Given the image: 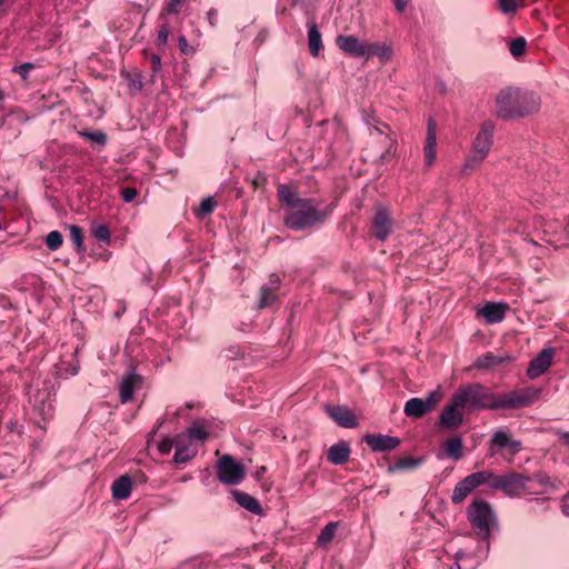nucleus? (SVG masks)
Returning <instances> with one entry per match:
<instances>
[{"mask_svg": "<svg viewBox=\"0 0 569 569\" xmlns=\"http://www.w3.org/2000/svg\"><path fill=\"white\" fill-rule=\"evenodd\" d=\"M495 114L502 120L526 118L540 110V97L528 90L515 87H506L496 96Z\"/></svg>", "mask_w": 569, "mask_h": 569, "instance_id": "f257e3e1", "label": "nucleus"}, {"mask_svg": "<svg viewBox=\"0 0 569 569\" xmlns=\"http://www.w3.org/2000/svg\"><path fill=\"white\" fill-rule=\"evenodd\" d=\"M467 519L476 538L481 542H489L492 532L499 530V521L491 505L480 498H476L467 507Z\"/></svg>", "mask_w": 569, "mask_h": 569, "instance_id": "f03ea898", "label": "nucleus"}, {"mask_svg": "<svg viewBox=\"0 0 569 569\" xmlns=\"http://www.w3.org/2000/svg\"><path fill=\"white\" fill-rule=\"evenodd\" d=\"M335 204L331 203L325 210H319L312 199H307L297 207L284 210V224L293 230L301 231L316 224L323 223L331 214Z\"/></svg>", "mask_w": 569, "mask_h": 569, "instance_id": "7ed1b4c3", "label": "nucleus"}, {"mask_svg": "<svg viewBox=\"0 0 569 569\" xmlns=\"http://www.w3.org/2000/svg\"><path fill=\"white\" fill-rule=\"evenodd\" d=\"M452 398L468 411L497 410V393L491 392L489 388L479 382L460 386L453 392Z\"/></svg>", "mask_w": 569, "mask_h": 569, "instance_id": "20e7f679", "label": "nucleus"}, {"mask_svg": "<svg viewBox=\"0 0 569 569\" xmlns=\"http://www.w3.org/2000/svg\"><path fill=\"white\" fill-rule=\"evenodd\" d=\"M495 130L496 126L492 121L482 122L472 141L471 151L461 167L463 174H470L486 159L493 143Z\"/></svg>", "mask_w": 569, "mask_h": 569, "instance_id": "39448f33", "label": "nucleus"}, {"mask_svg": "<svg viewBox=\"0 0 569 569\" xmlns=\"http://www.w3.org/2000/svg\"><path fill=\"white\" fill-rule=\"evenodd\" d=\"M540 395L541 390L535 387L513 390L505 396L497 395V410L529 407L539 399Z\"/></svg>", "mask_w": 569, "mask_h": 569, "instance_id": "423d86ee", "label": "nucleus"}, {"mask_svg": "<svg viewBox=\"0 0 569 569\" xmlns=\"http://www.w3.org/2000/svg\"><path fill=\"white\" fill-rule=\"evenodd\" d=\"M218 480L226 486H237L246 476V468L230 455H223L214 466Z\"/></svg>", "mask_w": 569, "mask_h": 569, "instance_id": "0eeeda50", "label": "nucleus"}, {"mask_svg": "<svg viewBox=\"0 0 569 569\" xmlns=\"http://www.w3.org/2000/svg\"><path fill=\"white\" fill-rule=\"evenodd\" d=\"M440 398L438 391L430 392L426 399L411 398L406 402L403 412L407 417L421 418L436 408Z\"/></svg>", "mask_w": 569, "mask_h": 569, "instance_id": "6e6552de", "label": "nucleus"}, {"mask_svg": "<svg viewBox=\"0 0 569 569\" xmlns=\"http://www.w3.org/2000/svg\"><path fill=\"white\" fill-rule=\"evenodd\" d=\"M463 422V408L451 397L439 416V427L445 430H457Z\"/></svg>", "mask_w": 569, "mask_h": 569, "instance_id": "1a4fd4ad", "label": "nucleus"}, {"mask_svg": "<svg viewBox=\"0 0 569 569\" xmlns=\"http://www.w3.org/2000/svg\"><path fill=\"white\" fill-rule=\"evenodd\" d=\"M530 482L531 478L528 476L518 472H508L503 475L502 491L508 497H519L523 492H531L528 486Z\"/></svg>", "mask_w": 569, "mask_h": 569, "instance_id": "9d476101", "label": "nucleus"}, {"mask_svg": "<svg viewBox=\"0 0 569 569\" xmlns=\"http://www.w3.org/2000/svg\"><path fill=\"white\" fill-rule=\"evenodd\" d=\"M490 542L479 543L473 551L459 550L456 559L459 565L462 562L467 569L478 568L489 556Z\"/></svg>", "mask_w": 569, "mask_h": 569, "instance_id": "9b49d317", "label": "nucleus"}, {"mask_svg": "<svg viewBox=\"0 0 569 569\" xmlns=\"http://www.w3.org/2000/svg\"><path fill=\"white\" fill-rule=\"evenodd\" d=\"M489 445L490 450H492L495 447L498 449H507L508 453L511 456L517 455L522 449L521 441L511 438L509 431L505 429L495 431L489 441ZM490 455L493 456L495 451H491Z\"/></svg>", "mask_w": 569, "mask_h": 569, "instance_id": "f8f14e48", "label": "nucleus"}, {"mask_svg": "<svg viewBox=\"0 0 569 569\" xmlns=\"http://www.w3.org/2000/svg\"><path fill=\"white\" fill-rule=\"evenodd\" d=\"M555 349L551 347L543 348L530 362L527 368V376L536 379L543 375L552 363Z\"/></svg>", "mask_w": 569, "mask_h": 569, "instance_id": "ddd939ff", "label": "nucleus"}, {"mask_svg": "<svg viewBox=\"0 0 569 569\" xmlns=\"http://www.w3.org/2000/svg\"><path fill=\"white\" fill-rule=\"evenodd\" d=\"M33 413L43 422L50 420L54 413V407L51 400V391L38 390L33 396Z\"/></svg>", "mask_w": 569, "mask_h": 569, "instance_id": "4468645a", "label": "nucleus"}, {"mask_svg": "<svg viewBox=\"0 0 569 569\" xmlns=\"http://www.w3.org/2000/svg\"><path fill=\"white\" fill-rule=\"evenodd\" d=\"M363 440L376 452H389L400 445L398 437L382 433H368L363 437Z\"/></svg>", "mask_w": 569, "mask_h": 569, "instance_id": "2eb2a0df", "label": "nucleus"}, {"mask_svg": "<svg viewBox=\"0 0 569 569\" xmlns=\"http://www.w3.org/2000/svg\"><path fill=\"white\" fill-rule=\"evenodd\" d=\"M338 48L353 58H365L367 43L361 42L356 36L339 34L336 38Z\"/></svg>", "mask_w": 569, "mask_h": 569, "instance_id": "dca6fc26", "label": "nucleus"}, {"mask_svg": "<svg viewBox=\"0 0 569 569\" xmlns=\"http://www.w3.org/2000/svg\"><path fill=\"white\" fill-rule=\"evenodd\" d=\"M480 477L477 472H473L459 481L453 488L451 501L456 505L462 502L468 495L480 486Z\"/></svg>", "mask_w": 569, "mask_h": 569, "instance_id": "f3484780", "label": "nucleus"}, {"mask_svg": "<svg viewBox=\"0 0 569 569\" xmlns=\"http://www.w3.org/2000/svg\"><path fill=\"white\" fill-rule=\"evenodd\" d=\"M142 383L141 376L130 368L126 371L119 385L120 401L126 403L132 399L133 391Z\"/></svg>", "mask_w": 569, "mask_h": 569, "instance_id": "a211bd4d", "label": "nucleus"}, {"mask_svg": "<svg viewBox=\"0 0 569 569\" xmlns=\"http://www.w3.org/2000/svg\"><path fill=\"white\" fill-rule=\"evenodd\" d=\"M326 410L329 417L342 428H355L358 426L356 416L346 406H328Z\"/></svg>", "mask_w": 569, "mask_h": 569, "instance_id": "6ab92c4d", "label": "nucleus"}, {"mask_svg": "<svg viewBox=\"0 0 569 569\" xmlns=\"http://www.w3.org/2000/svg\"><path fill=\"white\" fill-rule=\"evenodd\" d=\"M279 284L280 278L277 274H271L269 281L260 288L258 308L262 309L273 305L278 298Z\"/></svg>", "mask_w": 569, "mask_h": 569, "instance_id": "aec40b11", "label": "nucleus"}, {"mask_svg": "<svg viewBox=\"0 0 569 569\" xmlns=\"http://www.w3.org/2000/svg\"><path fill=\"white\" fill-rule=\"evenodd\" d=\"M392 220L386 209L379 208L372 220L373 236L378 240H386L391 233Z\"/></svg>", "mask_w": 569, "mask_h": 569, "instance_id": "412c9836", "label": "nucleus"}, {"mask_svg": "<svg viewBox=\"0 0 569 569\" xmlns=\"http://www.w3.org/2000/svg\"><path fill=\"white\" fill-rule=\"evenodd\" d=\"M512 360L513 357L510 353L493 355L487 352L475 361L473 367L481 370H492Z\"/></svg>", "mask_w": 569, "mask_h": 569, "instance_id": "4be33fe9", "label": "nucleus"}, {"mask_svg": "<svg viewBox=\"0 0 569 569\" xmlns=\"http://www.w3.org/2000/svg\"><path fill=\"white\" fill-rule=\"evenodd\" d=\"M437 146V134H436V126L429 121L428 128H427V137L425 141V148H423V160L425 166L430 167L433 164L437 156L436 151Z\"/></svg>", "mask_w": 569, "mask_h": 569, "instance_id": "5701e85b", "label": "nucleus"}, {"mask_svg": "<svg viewBox=\"0 0 569 569\" xmlns=\"http://www.w3.org/2000/svg\"><path fill=\"white\" fill-rule=\"evenodd\" d=\"M507 308V305L501 302H487L480 310V315L487 323L493 325L502 321Z\"/></svg>", "mask_w": 569, "mask_h": 569, "instance_id": "b1692460", "label": "nucleus"}, {"mask_svg": "<svg viewBox=\"0 0 569 569\" xmlns=\"http://www.w3.org/2000/svg\"><path fill=\"white\" fill-rule=\"evenodd\" d=\"M308 28V49L312 57H319L321 50L323 49L322 37L318 29L317 23L310 19L307 22Z\"/></svg>", "mask_w": 569, "mask_h": 569, "instance_id": "393cba45", "label": "nucleus"}, {"mask_svg": "<svg viewBox=\"0 0 569 569\" xmlns=\"http://www.w3.org/2000/svg\"><path fill=\"white\" fill-rule=\"evenodd\" d=\"M350 456V447L345 441H339L332 445L327 453V459L332 465H343L348 461Z\"/></svg>", "mask_w": 569, "mask_h": 569, "instance_id": "a878e982", "label": "nucleus"}, {"mask_svg": "<svg viewBox=\"0 0 569 569\" xmlns=\"http://www.w3.org/2000/svg\"><path fill=\"white\" fill-rule=\"evenodd\" d=\"M231 495L233 499L237 501L239 506L244 508L246 510L254 513L260 515L262 511L260 502L252 497L251 495L240 491V490H232Z\"/></svg>", "mask_w": 569, "mask_h": 569, "instance_id": "bb28decb", "label": "nucleus"}, {"mask_svg": "<svg viewBox=\"0 0 569 569\" xmlns=\"http://www.w3.org/2000/svg\"><path fill=\"white\" fill-rule=\"evenodd\" d=\"M425 462L423 457H402L387 468L388 473H396L419 468Z\"/></svg>", "mask_w": 569, "mask_h": 569, "instance_id": "cd10ccee", "label": "nucleus"}, {"mask_svg": "<svg viewBox=\"0 0 569 569\" xmlns=\"http://www.w3.org/2000/svg\"><path fill=\"white\" fill-rule=\"evenodd\" d=\"M132 490L131 478L127 475L119 477L111 487L112 498L116 500H124L130 497Z\"/></svg>", "mask_w": 569, "mask_h": 569, "instance_id": "c85d7f7f", "label": "nucleus"}, {"mask_svg": "<svg viewBox=\"0 0 569 569\" xmlns=\"http://www.w3.org/2000/svg\"><path fill=\"white\" fill-rule=\"evenodd\" d=\"M278 197L282 203L287 206V209L297 207L308 198H301L296 190L287 184H280L278 187Z\"/></svg>", "mask_w": 569, "mask_h": 569, "instance_id": "c756f323", "label": "nucleus"}, {"mask_svg": "<svg viewBox=\"0 0 569 569\" xmlns=\"http://www.w3.org/2000/svg\"><path fill=\"white\" fill-rule=\"evenodd\" d=\"M197 453V448L190 442L189 445L183 443V437H180L177 442L173 461L176 463H186L190 461Z\"/></svg>", "mask_w": 569, "mask_h": 569, "instance_id": "7c9ffc66", "label": "nucleus"}, {"mask_svg": "<svg viewBox=\"0 0 569 569\" xmlns=\"http://www.w3.org/2000/svg\"><path fill=\"white\" fill-rule=\"evenodd\" d=\"M448 458L458 461L462 457V440L459 436L446 440L442 445Z\"/></svg>", "mask_w": 569, "mask_h": 569, "instance_id": "2f4dec72", "label": "nucleus"}, {"mask_svg": "<svg viewBox=\"0 0 569 569\" xmlns=\"http://www.w3.org/2000/svg\"><path fill=\"white\" fill-rule=\"evenodd\" d=\"M480 477L479 485H487L492 490L502 491L503 475H495L490 470H481L477 472Z\"/></svg>", "mask_w": 569, "mask_h": 569, "instance_id": "473e14b6", "label": "nucleus"}, {"mask_svg": "<svg viewBox=\"0 0 569 569\" xmlns=\"http://www.w3.org/2000/svg\"><path fill=\"white\" fill-rule=\"evenodd\" d=\"M187 440L193 442H202L208 437V432L201 422H193L186 432Z\"/></svg>", "mask_w": 569, "mask_h": 569, "instance_id": "72a5a7b5", "label": "nucleus"}, {"mask_svg": "<svg viewBox=\"0 0 569 569\" xmlns=\"http://www.w3.org/2000/svg\"><path fill=\"white\" fill-rule=\"evenodd\" d=\"M366 51L365 58L379 57L380 59H386L391 54L390 47L379 42L367 43Z\"/></svg>", "mask_w": 569, "mask_h": 569, "instance_id": "f704fd0d", "label": "nucleus"}, {"mask_svg": "<svg viewBox=\"0 0 569 569\" xmlns=\"http://www.w3.org/2000/svg\"><path fill=\"white\" fill-rule=\"evenodd\" d=\"M337 526V522L327 523L318 536L317 545L320 547H327L335 538Z\"/></svg>", "mask_w": 569, "mask_h": 569, "instance_id": "c9c22d12", "label": "nucleus"}, {"mask_svg": "<svg viewBox=\"0 0 569 569\" xmlns=\"http://www.w3.org/2000/svg\"><path fill=\"white\" fill-rule=\"evenodd\" d=\"M70 240L73 243L76 251L81 253L84 251L82 230L80 227L72 224L70 227Z\"/></svg>", "mask_w": 569, "mask_h": 569, "instance_id": "e433bc0d", "label": "nucleus"}, {"mask_svg": "<svg viewBox=\"0 0 569 569\" xmlns=\"http://www.w3.org/2000/svg\"><path fill=\"white\" fill-rule=\"evenodd\" d=\"M382 144L385 146V151L380 154L378 162L380 164H385L388 162L393 156H395V149H393V140L389 138L388 136H385L381 140Z\"/></svg>", "mask_w": 569, "mask_h": 569, "instance_id": "4c0bfd02", "label": "nucleus"}, {"mask_svg": "<svg viewBox=\"0 0 569 569\" xmlns=\"http://www.w3.org/2000/svg\"><path fill=\"white\" fill-rule=\"evenodd\" d=\"M62 242L63 237L58 230L50 231L46 237V246L51 251L58 250L62 246Z\"/></svg>", "mask_w": 569, "mask_h": 569, "instance_id": "58836bf2", "label": "nucleus"}, {"mask_svg": "<svg viewBox=\"0 0 569 569\" xmlns=\"http://www.w3.org/2000/svg\"><path fill=\"white\" fill-rule=\"evenodd\" d=\"M79 134L82 138H86L90 140L92 143H96L98 146H104L107 142V134L103 131L97 130V131H81Z\"/></svg>", "mask_w": 569, "mask_h": 569, "instance_id": "ea45409f", "label": "nucleus"}, {"mask_svg": "<svg viewBox=\"0 0 569 569\" xmlns=\"http://www.w3.org/2000/svg\"><path fill=\"white\" fill-rule=\"evenodd\" d=\"M91 234L101 242L108 243L110 241V231L106 224H92Z\"/></svg>", "mask_w": 569, "mask_h": 569, "instance_id": "a19ab883", "label": "nucleus"}, {"mask_svg": "<svg viewBox=\"0 0 569 569\" xmlns=\"http://www.w3.org/2000/svg\"><path fill=\"white\" fill-rule=\"evenodd\" d=\"M526 44L523 37L515 38L509 44L510 54L515 58L521 57L525 53Z\"/></svg>", "mask_w": 569, "mask_h": 569, "instance_id": "79ce46f5", "label": "nucleus"}, {"mask_svg": "<svg viewBox=\"0 0 569 569\" xmlns=\"http://www.w3.org/2000/svg\"><path fill=\"white\" fill-rule=\"evenodd\" d=\"M216 208V202L212 198H206L200 202V206L196 210V216L198 218H204L210 214Z\"/></svg>", "mask_w": 569, "mask_h": 569, "instance_id": "37998d69", "label": "nucleus"}, {"mask_svg": "<svg viewBox=\"0 0 569 569\" xmlns=\"http://www.w3.org/2000/svg\"><path fill=\"white\" fill-rule=\"evenodd\" d=\"M498 8L505 14H515L518 9L517 0H498Z\"/></svg>", "mask_w": 569, "mask_h": 569, "instance_id": "c03bdc74", "label": "nucleus"}, {"mask_svg": "<svg viewBox=\"0 0 569 569\" xmlns=\"http://www.w3.org/2000/svg\"><path fill=\"white\" fill-rule=\"evenodd\" d=\"M34 69V64L31 62H24L20 66H16L12 68V72L20 76L22 80H27L29 73Z\"/></svg>", "mask_w": 569, "mask_h": 569, "instance_id": "a18cd8bd", "label": "nucleus"}, {"mask_svg": "<svg viewBox=\"0 0 569 569\" xmlns=\"http://www.w3.org/2000/svg\"><path fill=\"white\" fill-rule=\"evenodd\" d=\"M187 0H170L167 11L170 14L179 13Z\"/></svg>", "mask_w": 569, "mask_h": 569, "instance_id": "49530a36", "label": "nucleus"}, {"mask_svg": "<svg viewBox=\"0 0 569 569\" xmlns=\"http://www.w3.org/2000/svg\"><path fill=\"white\" fill-rule=\"evenodd\" d=\"M169 31L166 24H162L157 32V44L164 46L168 41Z\"/></svg>", "mask_w": 569, "mask_h": 569, "instance_id": "de8ad7c7", "label": "nucleus"}, {"mask_svg": "<svg viewBox=\"0 0 569 569\" xmlns=\"http://www.w3.org/2000/svg\"><path fill=\"white\" fill-rule=\"evenodd\" d=\"M138 192L134 188H123L121 190L122 199L126 203H130L137 197Z\"/></svg>", "mask_w": 569, "mask_h": 569, "instance_id": "09e8293b", "label": "nucleus"}, {"mask_svg": "<svg viewBox=\"0 0 569 569\" xmlns=\"http://www.w3.org/2000/svg\"><path fill=\"white\" fill-rule=\"evenodd\" d=\"M150 66L152 70V77H154L161 69V58L158 54H151Z\"/></svg>", "mask_w": 569, "mask_h": 569, "instance_id": "8fccbe9b", "label": "nucleus"}, {"mask_svg": "<svg viewBox=\"0 0 569 569\" xmlns=\"http://www.w3.org/2000/svg\"><path fill=\"white\" fill-rule=\"evenodd\" d=\"M158 449L162 455H168L172 449V441L170 439L161 440Z\"/></svg>", "mask_w": 569, "mask_h": 569, "instance_id": "3c124183", "label": "nucleus"}, {"mask_svg": "<svg viewBox=\"0 0 569 569\" xmlns=\"http://www.w3.org/2000/svg\"><path fill=\"white\" fill-rule=\"evenodd\" d=\"M178 44H179V49L184 54H189V53L193 52L192 48H189V44H188V41H187L186 37H183V36L179 37Z\"/></svg>", "mask_w": 569, "mask_h": 569, "instance_id": "603ef678", "label": "nucleus"}, {"mask_svg": "<svg viewBox=\"0 0 569 569\" xmlns=\"http://www.w3.org/2000/svg\"><path fill=\"white\" fill-rule=\"evenodd\" d=\"M531 478V482L536 481L540 486H546L549 483V477L546 473H536Z\"/></svg>", "mask_w": 569, "mask_h": 569, "instance_id": "864d4df0", "label": "nucleus"}, {"mask_svg": "<svg viewBox=\"0 0 569 569\" xmlns=\"http://www.w3.org/2000/svg\"><path fill=\"white\" fill-rule=\"evenodd\" d=\"M411 0H392L395 9L397 12L402 13Z\"/></svg>", "mask_w": 569, "mask_h": 569, "instance_id": "5fc2aeb1", "label": "nucleus"}, {"mask_svg": "<svg viewBox=\"0 0 569 569\" xmlns=\"http://www.w3.org/2000/svg\"><path fill=\"white\" fill-rule=\"evenodd\" d=\"M217 10L216 9H210L208 12H207V19L210 23L211 27H214L216 26V19H217Z\"/></svg>", "mask_w": 569, "mask_h": 569, "instance_id": "6e6d98bb", "label": "nucleus"}, {"mask_svg": "<svg viewBox=\"0 0 569 569\" xmlns=\"http://www.w3.org/2000/svg\"><path fill=\"white\" fill-rule=\"evenodd\" d=\"M131 86L137 89V90H141L142 89V81L140 80V76H134L133 78H131Z\"/></svg>", "mask_w": 569, "mask_h": 569, "instance_id": "4d7b16f0", "label": "nucleus"}, {"mask_svg": "<svg viewBox=\"0 0 569 569\" xmlns=\"http://www.w3.org/2000/svg\"><path fill=\"white\" fill-rule=\"evenodd\" d=\"M370 134L382 136L383 131L379 127H373V129L370 131Z\"/></svg>", "mask_w": 569, "mask_h": 569, "instance_id": "13d9d810", "label": "nucleus"}, {"mask_svg": "<svg viewBox=\"0 0 569 569\" xmlns=\"http://www.w3.org/2000/svg\"><path fill=\"white\" fill-rule=\"evenodd\" d=\"M232 353V357H237L240 355V350L237 347H233L229 350Z\"/></svg>", "mask_w": 569, "mask_h": 569, "instance_id": "bf43d9fd", "label": "nucleus"}, {"mask_svg": "<svg viewBox=\"0 0 569 569\" xmlns=\"http://www.w3.org/2000/svg\"><path fill=\"white\" fill-rule=\"evenodd\" d=\"M561 440H562L566 445H569V432H565V433H562V436H561Z\"/></svg>", "mask_w": 569, "mask_h": 569, "instance_id": "052dcab7", "label": "nucleus"}, {"mask_svg": "<svg viewBox=\"0 0 569 569\" xmlns=\"http://www.w3.org/2000/svg\"><path fill=\"white\" fill-rule=\"evenodd\" d=\"M77 373H78V368L77 367H72L70 375L71 376H76Z\"/></svg>", "mask_w": 569, "mask_h": 569, "instance_id": "680f3d73", "label": "nucleus"}, {"mask_svg": "<svg viewBox=\"0 0 569 569\" xmlns=\"http://www.w3.org/2000/svg\"><path fill=\"white\" fill-rule=\"evenodd\" d=\"M450 569H461V566L458 562H455Z\"/></svg>", "mask_w": 569, "mask_h": 569, "instance_id": "e2e57ef3", "label": "nucleus"}, {"mask_svg": "<svg viewBox=\"0 0 569 569\" xmlns=\"http://www.w3.org/2000/svg\"><path fill=\"white\" fill-rule=\"evenodd\" d=\"M3 98H4V93H3V91L0 90V100H3Z\"/></svg>", "mask_w": 569, "mask_h": 569, "instance_id": "0e129e2a", "label": "nucleus"}, {"mask_svg": "<svg viewBox=\"0 0 569 569\" xmlns=\"http://www.w3.org/2000/svg\"><path fill=\"white\" fill-rule=\"evenodd\" d=\"M4 0H0V7L3 4Z\"/></svg>", "mask_w": 569, "mask_h": 569, "instance_id": "69168bd1", "label": "nucleus"}]
</instances>
